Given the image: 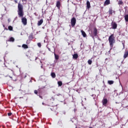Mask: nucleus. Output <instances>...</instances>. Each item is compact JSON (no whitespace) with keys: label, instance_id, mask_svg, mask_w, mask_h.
<instances>
[{"label":"nucleus","instance_id":"1","mask_svg":"<svg viewBox=\"0 0 128 128\" xmlns=\"http://www.w3.org/2000/svg\"><path fill=\"white\" fill-rule=\"evenodd\" d=\"M108 40L109 42L110 48V50H112V48H114V44H116V37H114V34H112L109 36Z\"/></svg>","mask_w":128,"mask_h":128},{"label":"nucleus","instance_id":"2","mask_svg":"<svg viewBox=\"0 0 128 128\" xmlns=\"http://www.w3.org/2000/svg\"><path fill=\"white\" fill-rule=\"evenodd\" d=\"M18 16H24V6L20 2H19L18 4Z\"/></svg>","mask_w":128,"mask_h":128},{"label":"nucleus","instance_id":"3","mask_svg":"<svg viewBox=\"0 0 128 128\" xmlns=\"http://www.w3.org/2000/svg\"><path fill=\"white\" fill-rule=\"evenodd\" d=\"M70 24H71V26H72V28H74V26H76V18L73 17L71 19Z\"/></svg>","mask_w":128,"mask_h":128},{"label":"nucleus","instance_id":"4","mask_svg":"<svg viewBox=\"0 0 128 128\" xmlns=\"http://www.w3.org/2000/svg\"><path fill=\"white\" fill-rule=\"evenodd\" d=\"M112 28V30H116L118 28V24L116 22H112L111 24Z\"/></svg>","mask_w":128,"mask_h":128},{"label":"nucleus","instance_id":"5","mask_svg":"<svg viewBox=\"0 0 128 128\" xmlns=\"http://www.w3.org/2000/svg\"><path fill=\"white\" fill-rule=\"evenodd\" d=\"M22 22L24 26H26V24H28V20L26 17H23L22 18Z\"/></svg>","mask_w":128,"mask_h":128},{"label":"nucleus","instance_id":"6","mask_svg":"<svg viewBox=\"0 0 128 128\" xmlns=\"http://www.w3.org/2000/svg\"><path fill=\"white\" fill-rule=\"evenodd\" d=\"M102 104L104 106H106V104H108V99L104 98L102 100Z\"/></svg>","mask_w":128,"mask_h":128},{"label":"nucleus","instance_id":"7","mask_svg":"<svg viewBox=\"0 0 128 128\" xmlns=\"http://www.w3.org/2000/svg\"><path fill=\"white\" fill-rule=\"evenodd\" d=\"M60 6H62V4H60V1H57L56 2V8H58V10H60Z\"/></svg>","mask_w":128,"mask_h":128},{"label":"nucleus","instance_id":"8","mask_svg":"<svg viewBox=\"0 0 128 128\" xmlns=\"http://www.w3.org/2000/svg\"><path fill=\"white\" fill-rule=\"evenodd\" d=\"M96 34H98V29H96V28H94L92 35L94 36H96Z\"/></svg>","mask_w":128,"mask_h":128},{"label":"nucleus","instance_id":"9","mask_svg":"<svg viewBox=\"0 0 128 128\" xmlns=\"http://www.w3.org/2000/svg\"><path fill=\"white\" fill-rule=\"evenodd\" d=\"M112 13L116 14V12L114 10H112V8H110L108 10L109 14H112Z\"/></svg>","mask_w":128,"mask_h":128},{"label":"nucleus","instance_id":"10","mask_svg":"<svg viewBox=\"0 0 128 128\" xmlns=\"http://www.w3.org/2000/svg\"><path fill=\"white\" fill-rule=\"evenodd\" d=\"M42 22H44V20L41 19L38 21V26H42Z\"/></svg>","mask_w":128,"mask_h":128},{"label":"nucleus","instance_id":"11","mask_svg":"<svg viewBox=\"0 0 128 128\" xmlns=\"http://www.w3.org/2000/svg\"><path fill=\"white\" fill-rule=\"evenodd\" d=\"M90 1L87 0L86 1V8L88 10L90 9Z\"/></svg>","mask_w":128,"mask_h":128},{"label":"nucleus","instance_id":"12","mask_svg":"<svg viewBox=\"0 0 128 128\" xmlns=\"http://www.w3.org/2000/svg\"><path fill=\"white\" fill-rule=\"evenodd\" d=\"M81 32L82 36H83L84 38H86V32L84 31V30H81Z\"/></svg>","mask_w":128,"mask_h":128},{"label":"nucleus","instance_id":"13","mask_svg":"<svg viewBox=\"0 0 128 128\" xmlns=\"http://www.w3.org/2000/svg\"><path fill=\"white\" fill-rule=\"evenodd\" d=\"M128 56V50L125 52L124 55V58H126Z\"/></svg>","mask_w":128,"mask_h":128},{"label":"nucleus","instance_id":"14","mask_svg":"<svg viewBox=\"0 0 128 128\" xmlns=\"http://www.w3.org/2000/svg\"><path fill=\"white\" fill-rule=\"evenodd\" d=\"M78 54H74V55H73V58L74 60H77L78 59Z\"/></svg>","mask_w":128,"mask_h":128},{"label":"nucleus","instance_id":"15","mask_svg":"<svg viewBox=\"0 0 128 128\" xmlns=\"http://www.w3.org/2000/svg\"><path fill=\"white\" fill-rule=\"evenodd\" d=\"M110 4V0H106L104 2V4L106 6H108Z\"/></svg>","mask_w":128,"mask_h":128},{"label":"nucleus","instance_id":"16","mask_svg":"<svg viewBox=\"0 0 128 128\" xmlns=\"http://www.w3.org/2000/svg\"><path fill=\"white\" fill-rule=\"evenodd\" d=\"M22 48H28V44H23L22 45Z\"/></svg>","mask_w":128,"mask_h":128},{"label":"nucleus","instance_id":"17","mask_svg":"<svg viewBox=\"0 0 128 128\" xmlns=\"http://www.w3.org/2000/svg\"><path fill=\"white\" fill-rule=\"evenodd\" d=\"M54 56L55 60H58V58H60V56H58V55L56 54V53H54Z\"/></svg>","mask_w":128,"mask_h":128},{"label":"nucleus","instance_id":"18","mask_svg":"<svg viewBox=\"0 0 128 128\" xmlns=\"http://www.w3.org/2000/svg\"><path fill=\"white\" fill-rule=\"evenodd\" d=\"M8 42H14V38L13 37H10V39L8 40Z\"/></svg>","mask_w":128,"mask_h":128},{"label":"nucleus","instance_id":"19","mask_svg":"<svg viewBox=\"0 0 128 128\" xmlns=\"http://www.w3.org/2000/svg\"><path fill=\"white\" fill-rule=\"evenodd\" d=\"M51 76L53 78H56V73L52 72L51 73Z\"/></svg>","mask_w":128,"mask_h":128},{"label":"nucleus","instance_id":"20","mask_svg":"<svg viewBox=\"0 0 128 128\" xmlns=\"http://www.w3.org/2000/svg\"><path fill=\"white\" fill-rule=\"evenodd\" d=\"M58 86H62V81H59L58 82Z\"/></svg>","mask_w":128,"mask_h":128},{"label":"nucleus","instance_id":"21","mask_svg":"<svg viewBox=\"0 0 128 128\" xmlns=\"http://www.w3.org/2000/svg\"><path fill=\"white\" fill-rule=\"evenodd\" d=\"M114 82V80H108V84H113Z\"/></svg>","mask_w":128,"mask_h":128},{"label":"nucleus","instance_id":"22","mask_svg":"<svg viewBox=\"0 0 128 128\" xmlns=\"http://www.w3.org/2000/svg\"><path fill=\"white\" fill-rule=\"evenodd\" d=\"M118 4H124V2L122 0H120L118 2Z\"/></svg>","mask_w":128,"mask_h":128},{"label":"nucleus","instance_id":"23","mask_svg":"<svg viewBox=\"0 0 128 128\" xmlns=\"http://www.w3.org/2000/svg\"><path fill=\"white\" fill-rule=\"evenodd\" d=\"M8 28L9 30H13L12 26H8Z\"/></svg>","mask_w":128,"mask_h":128},{"label":"nucleus","instance_id":"24","mask_svg":"<svg viewBox=\"0 0 128 128\" xmlns=\"http://www.w3.org/2000/svg\"><path fill=\"white\" fill-rule=\"evenodd\" d=\"M88 64H92V61L90 60H88Z\"/></svg>","mask_w":128,"mask_h":128},{"label":"nucleus","instance_id":"25","mask_svg":"<svg viewBox=\"0 0 128 128\" xmlns=\"http://www.w3.org/2000/svg\"><path fill=\"white\" fill-rule=\"evenodd\" d=\"M38 46L39 48H41V46H42V44H40V42L38 43Z\"/></svg>","mask_w":128,"mask_h":128},{"label":"nucleus","instance_id":"26","mask_svg":"<svg viewBox=\"0 0 128 128\" xmlns=\"http://www.w3.org/2000/svg\"><path fill=\"white\" fill-rule=\"evenodd\" d=\"M12 112L8 113V116H12Z\"/></svg>","mask_w":128,"mask_h":128},{"label":"nucleus","instance_id":"27","mask_svg":"<svg viewBox=\"0 0 128 128\" xmlns=\"http://www.w3.org/2000/svg\"><path fill=\"white\" fill-rule=\"evenodd\" d=\"M124 18L126 22H128V16H125Z\"/></svg>","mask_w":128,"mask_h":128},{"label":"nucleus","instance_id":"28","mask_svg":"<svg viewBox=\"0 0 128 128\" xmlns=\"http://www.w3.org/2000/svg\"><path fill=\"white\" fill-rule=\"evenodd\" d=\"M22 2H24V4H26V2H28V0H22Z\"/></svg>","mask_w":128,"mask_h":128},{"label":"nucleus","instance_id":"29","mask_svg":"<svg viewBox=\"0 0 128 128\" xmlns=\"http://www.w3.org/2000/svg\"><path fill=\"white\" fill-rule=\"evenodd\" d=\"M34 92L35 94H38V90H35L34 91Z\"/></svg>","mask_w":128,"mask_h":128},{"label":"nucleus","instance_id":"30","mask_svg":"<svg viewBox=\"0 0 128 128\" xmlns=\"http://www.w3.org/2000/svg\"><path fill=\"white\" fill-rule=\"evenodd\" d=\"M15 4H18V1L16 0H14Z\"/></svg>","mask_w":128,"mask_h":128},{"label":"nucleus","instance_id":"31","mask_svg":"<svg viewBox=\"0 0 128 128\" xmlns=\"http://www.w3.org/2000/svg\"><path fill=\"white\" fill-rule=\"evenodd\" d=\"M37 58H38L36 57V58H35V60H36V59H37Z\"/></svg>","mask_w":128,"mask_h":128},{"label":"nucleus","instance_id":"32","mask_svg":"<svg viewBox=\"0 0 128 128\" xmlns=\"http://www.w3.org/2000/svg\"><path fill=\"white\" fill-rule=\"evenodd\" d=\"M48 50H49L50 52V48H48Z\"/></svg>","mask_w":128,"mask_h":128},{"label":"nucleus","instance_id":"33","mask_svg":"<svg viewBox=\"0 0 128 128\" xmlns=\"http://www.w3.org/2000/svg\"><path fill=\"white\" fill-rule=\"evenodd\" d=\"M125 16H128V14L126 15Z\"/></svg>","mask_w":128,"mask_h":128},{"label":"nucleus","instance_id":"34","mask_svg":"<svg viewBox=\"0 0 128 128\" xmlns=\"http://www.w3.org/2000/svg\"><path fill=\"white\" fill-rule=\"evenodd\" d=\"M57 96H60V94H57Z\"/></svg>","mask_w":128,"mask_h":128},{"label":"nucleus","instance_id":"35","mask_svg":"<svg viewBox=\"0 0 128 128\" xmlns=\"http://www.w3.org/2000/svg\"><path fill=\"white\" fill-rule=\"evenodd\" d=\"M26 75H25V76H24V78H26Z\"/></svg>","mask_w":128,"mask_h":128},{"label":"nucleus","instance_id":"36","mask_svg":"<svg viewBox=\"0 0 128 128\" xmlns=\"http://www.w3.org/2000/svg\"><path fill=\"white\" fill-rule=\"evenodd\" d=\"M123 46H124V44H123Z\"/></svg>","mask_w":128,"mask_h":128},{"label":"nucleus","instance_id":"37","mask_svg":"<svg viewBox=\"0 0 128 128\" xmlns=\"http://www.w3.org/2000/svg\"><path fill=\"white\" fill-rule=\"evenodd\" d=\"M48 20H49V19H48Z\"/></svg>","mask_w":128,"mask_h":128}]
</instances>
